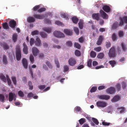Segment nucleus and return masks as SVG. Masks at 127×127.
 <instances>
[{
  "mask_svg": "<svg viewBox=\"0 0 127 127\" xmlns=\"http://www.w3.org/2000/svg\"><path fill=\"white\" fill-rule=\"evenodd\" d=\"M116 87L117 88V90L118 91L120 90L121 87V85L119 83H117V85H116Z\"/></svg>",
  "mask_w": 127,
  "mask_h": 127,
  "instance_id": "55",
  "label": "nucleus"
},
{
  "mask_svg": "<svg viewBox=\"0 0 127 127\" xmlns=\"http://www.w3.org/2000/svg\"><path fill=\"white\" fill-rule=\"evenodd\" d=\"M74 47L78 49H80L81 48V46L78 43L75 42L74 43Z\"/></svg>",
  "mask_w": 127,
  "mask_h": 127,
  "instance_id": "47",
  "label": "nucleus"
},
{
  "mask_svg": "<svg viewBox=\"0 0 127 127\" xmlns=\"http://www.w3.org/2000/svg\"><path fill=\"white\" fill-rule=\"evenodd\" d=\"M3 61L4 63L5 64H7L8 62L7 60L6 56L5 55H4L3 56Z\"/></svg>",
  "mask_w": 127,
  "mask_h": 127,
  "instance_id": "34",
  "label": "nucleus"
},
{
  "mask_svg": "<svg viewBox=\"0 0 127 127\" xmlns=\"http://www.w3.org/2000/svg\"><path fill=\"white\" fill-rule=\"evenodd\" d=\"M40 7L39 5H36L33 8V10L34 11H36L39 9Z\"/></svg>",
  "mask_w": 127,
  "mask_h": 127,
  "instance_id": "57",
  "label": "nucleus"
},
{
  "mask_svg": "<svg viewBox=\"0 0 127 127\" xmlns=\"http://www.w3.org/2000/svg\"><path fill=\"white\" fill-rule=\"evenodd\" d=\"M40 35L43 38H46L47 36V34L43 32H40Z\"/></svg>",
  "mask_w": 127,
  "mask_h": 127,
  "instance_id": "36",
  "label": "nucleus"
},
{
  "mask_svg": "<svg viewBox=\"0 0 127 127\" xmlns=\"http://www.w3.org/2000/svg\"><path fill=\"white\" fill-rule=\"evenodd\" d=\"M120 21L119 23V26H122L124 24V21L122 18L120 17Z\"/></svg>",
  "mask_w": 127,
  "mask_h": 127,
  "instance_id": "61",
  "label": "nucleus"
},
{
  "mask_svg": "<svg viewBox=\"0 0 127 127\" xmlns=\"http://www.w3.org/2000/svg\"><path fill=\"white\" fill-rule=\"evenodd\" d=\"M43 29L44 31H45L48 33H50L51 32L52 30V28L51 27H44L43 28Z\"/></svg>",
  "mask_w": 127,
  "mask_h": 127,
  "instance_id": "20",
  "label": "nucleus"
},
{
  "mask_svg": "<svg viewBox=\"0 0 127 127\" xmlns=\"http://www.w3.org/2000/svg\"><path fill=\"white\" fill-rule=\"evenodd\" d=\"M55 23L56 24L59 26H62L63 25V24L61 22L58 21H56Z\"/></svg>",
  "mask_w": 127,
  "mask_h": 127,
  "instance_id": "60",
  "label": "nucleus"
},
{
  "mask_svg": "<svg viewBox=\"0 0 127 127\" xmlns=\"http://www.w3.org/2000/svg\"><path fill=\"white\" fill-rule=\"evenodd\" d=\"M22 63L24 67L26 69L27 68L28 64L27 59L24 58H23L22 60Z\"/></svg>",
  "mask_w": 127,
  "mask_h": 127,
  "instance_id": "16",
  "label": "nucleus"
},
{
  "mask_svg": "<svg viewBox=\"0 0 127 127\" xmlns=\"http://www.w3.org/2000/svg\"><path fill=\"white\" fill-rule=\"evenodd\" d=\"M16 57L17 61H20L21 58V53L20 46L19 45L16 46Z\"/></svg>",
  "mask_w": 127,
  "mask_h": 127,
  "instance_id": "1",
  "label": "nucleus"
},
{
  "mask_svg": "<svg viewBox=\"0 0 127 127\" xmlns=\"http://www.w3.org/2000/svg\"><path fill=\"white\" fill-rule=\"evenodd\" d=\"M27 21L29 23L33 22L35 21L34 18L32 17H29L27 19Z\"/></svg>",
  "mask_w": 127,
  "mask_h": 127,
  "instance_id": "24",
  "label": "nucleus"
},
{
  "mask_svg": "<svg viewBox=\"0 0 127 127\" xmlns=\"http://www.w3.org/2000/svg\"><path fill=\"white\" fill-rule=\"evenodd\" d=\"M118 25V23L117 22H115L113 25L112 28V29H116Z\"/></svg>",
  "mask_w": 127,
  "mask_h": 127,
  "instance_id": "50",
  "label": "nucleus"
},
{
  "mask_svg": "<svg viewBox=\"0 0 127 127\" xmlns=\"http://www.w3.org/2000/svg\"><path fill=\"white\" fill-rule=\"evenodd\" d=\"M64 72H65L67 71L69 69V67L67 65H65L64 67Z\"/></svg>",
  "mask_w": 127,
  "mask_h": 127,
  "instance_id": "43",
  "label": "nucleus"
},
{
  "mask_svg": "<svg viewBox=\"0 0 127 127\" xmlns=\"http://www.w3.org/2000/svg\"><path fill=\"white\" fill-rule=\"evenodd\" d=\"M112 38L113 40L114 41L117 40L118 38V36L115 33H113L112 35Z\"/></svg>",
  "mask_w": 127,
  "mask_h": 127,
  "instance_id": "31",
  "label": "nucleus"
},
{
  "mask_svg": "<svg viewBox=\"0 0 127 127\" xmlns=\"http://www.w3.org/2000/svg\"><path fill=\"white\" fill-rule=\"evenodd\" d=\"M30 59L31 63L33 64L34 61V58L32 55H31L30 57Z\"/></svg>",
  "mask_w": 127,
  "mask_h": 127,
  "instance_id": "45",
  "label": "nucleus"
},
{
  "mask_svg": "<svg viewBox=\"0 0 127 127\" xmlns=\"http://www.w3.org/2000/svg\"><path fill=\"white\" fill-rule=\"evenodd\" d=\"M75 54L76 56H79L80 55L81 53L78 50H76L75 52Z\"/></svg>",
  "mask_w": 127,
  "mask_h": 127,
  "instance_id": "54",
  "label": "nucleus"
},
{
  "mask_svg": "<svg viewBox=\"0 0 127 127\" xmlns=\"http://www.w3.org/2000/svg\"><path fill=\"white\" fill-rule=\"evenodd\" d=\"M46 64L51 69L52 68V66L51 64L50 63V62L48 61H47L46 62Z\"/></svg>",
  "mask_w": 127,
  "mask_h": 127,
  "instance_id": "44",
  "label": "nucleus"
},
{
  "mask_svg": "<svg viewBox=\"0 0 127 127\" xmlns=\"http://www.w3.org/2000/svg\"><path fill=\"white\" fill-rule=\"evenodd\" d=\"M109 63L112 67L114 66L115 65L116 63V62L114 60L110 61L109 62Z\"/></svg>",
  "mask_w": 127,
  "mask_h": 127,
  "instance_id": "33",
  "label": "nucleus"
},
{
  "mask_svg": "<svg viewBox=\"0 0 127 127\" xmlns=\"http://www.w3.org/2000/svg\"><path fill=\"white\" fill-rule=\"evenodd\" d=\"M92 120L94 123L96 125H98V124L99 122L97 119L94 118H92Z\"/></svg>",
  "mask_w": 127,
  "mask_h": 127,
  "instance_id": "32",
  "label": "nucleus"
},
{
  "mask_svg": "<svg viewBox=\"0 0 127 127\" xmlns=\"http://www.w3.org/2000/svg\"><path fill=\"white\" fill-rule=\"evenodd\" d=\"M103 38H104L103 36L101 35H100L99 36L98 40L97 42V44L98 45H100L102 42V41L103 40Z\"/></svg>",
  "mask_w": 127,
  "mask_h": 127,
  "instance_id": "17",
  "label": "nucleus"
},
{
  "mask_svg": "<svg viewBox=\"0 0 127 127\" xmlns=\"http://www.w3.org/2000/svg\"><path fill=\"white\" fill-rule=\"evenodd\" d=\"M90 56L91 57L94 58L96 56V53L93 51H92L90 54Z\"/></svg>",
  "mask_w": 127,
  "mask_h": 127,
  "instance_id": "37",
  "label": "nucleus"
},
{
  "mask_svg": "<svg viewBox=\"0 0 127 127\" xmlns=\"http://www.w3.org/2000/svg\"><path fill=\"white\" fill-rule=\"evenodd\" d=\"M0 78L4 82L6 83V82L7 80V82L8 85L10 86H12L11 82V81L9 77V76L7 75H6V78L5 76L3 75H1L0 76Z\"/></svg>",
  "mask_w": 127,
  "mask_h": 127,
  "instance_id": "2",
  "label": "nucleus"
},
{
  "mask_svg": "<svg viewBox=\"0 0 127 127\" xmlns=\"http://www.w3.org/2000/svg\"><path fill=\"white\" fill-rule=\"evenodd\" d=\"M32 52L33 55L35 57L36 56L39 52L38 50L35 47H33L32 48Z\"/></svg>",
  "mask_w": 127,
  "mask_h": 127,
  "instance_id": "9",
  "label": "nucleus"
},
{
  "mask_svg": "<svg viewBox=\"0 0 127 127\" xmlns=\"http://www.w3.org/2000/svg\"><path fill=\"white\" fill-rule=\"evenodd\" d=\"M79 123L81 125L83 124L86 122V119L84 118H82L78 121Z\"/></svg>",
  "mask_w": 127,
  "mask_h": 127,
  "instance_id": "30",
  "label": "nucleus"
},
{
  "mask_svg": "<svg viewBox=\"0 0 127 127\" xmlns=\"http://www.w3.org/2000/svg\"><path fill=\"white\" fill-rule=\"evenodd\" d=\"M46 10V9L45 7H42L38 9L37 11L39 12H42L43 11H45Z\"/></svg>",
  "mask_w": 127,
  "mask_h": 127,
  "instance_id": "49",
  "label": "nucleus"
},
{
  "mask_svg": "<svg viewBox=\"0 0 127 127\" xmlns=\"http://www.w3.org/2000/svg\"><path fill=\"white\" fill-rule=\"evenodd\" d=\"M120 99V96L119 95H117L114 96L112 99H111V101L113 102H115L118 101Z\"/></svg>",
  "mask_w": 127,
  "mask_h": 127,
  "instance_id": "14",
  "label": "nucleus"
},
{
  "mask_svg": "<svg viewBox=\"0 0 127 127\" xmlns=\"http://www.w3.org/2000/svg\"><path fill=\"white\" fill-rule=\"evenodd\" d=\"M107 103L105 101H99L97 102L96 105L99 107L104 108L106 106Z\"/></svg>",
  "mask_w": 127,
  "mask_h": 127,
  "instance_id": "4",
  "label": "nucleus"
},
{
  "mask_svg": "<svg viewBox=\"0 0 127 127\" xmlns=\"http://www.w3.org/2000/svg\"><path fill=\"white\" fill-rule=\"evenodd\" d=\"M101 48L100 46L98 47L94 48V50L97 52H100L101 51Z\"/></svg>",
  "mask_w": 127,
  "mask_h": 127,
  "instance_id": "64",
  "label": "nucleus"
},
{
  "mask_svg": "<svg viewBox=\"0 0 127 127\" xmlns=\"http://www.w3.org/2000/svg\"><path fill=\"white\" fill-rule=\"evenodd\" d=\"M61 17H62L64 18H65L67 20H68V18L66 14L64 13H62L61 14Z\"/></svg>",
  "mask_w": 127,
  "mask_h": 127,
  "instance_id": "39",
  "label": "nucleus"
},
{
  "mask_svg": "<svg viewBox=\"0 0 127 127\" xmlns=\"http://www.w3.org/2000/svg\"><path fill=\"white\" fill-rule=\"evenodd\" d=\"M9 25L11 28L14 29L16 25V23L14 20H12L9 21Z\"/></svg>",
  "mask_w": 127,
  "mask_h": 127,
  "instance_id": "8",
  "label": "nucleus"
},
{
  "mask_svg": "<svg viewBox=\"0 0 127 127\" xmlns=\"http://www.w3.org/2000/svg\"><path fill=\"white\" fill-rule=\"evenodd\" d=\"M5 97L3 95L0 94V101L3 102L4 100Z\"/></svg>",
  "mask_w": 127,
  "mask_h": 127,
  "instance_id": "35",
  "label": "nucleus"
},
{
  "mask_svg": "<svg viewBox=\"0 0 127 127\" xmlns=\"http://www.w3.org/2000/svg\"><path fill=\"white\" fill-rule=\"evenodd\" d=\"M11 79L14 84L15 85H16L17 81L16 77L14 76H12L11 77Z\"/></svg>",
  "mask_w": 127,
  "mask_h": 127,
  "instance_id": "42",
  "label": "nucleus"
},
{
  "mask_svg": "<svg viewBox=\"0 0 127 127\" xmlns=\"http://www.w3.org/2000/svg\"><path fill=\"white\" fill-rule=\"evenodd\" d=\"M108 55L110 58H114L116 56L115 47L113 46L110 49L108 53Z\"/></svg>",
  "mask_w": 127,
  "mask_h": 127,
  "instance_id": "3",
  "label": "nucleus"
},
{
  "mask_svg": "<svg viewBox=\"0 0 127 127\" xmlns=\"http://www.w3.org/2000/svg\"><path fill=\"white\" fill-rule=\"evenodd\" d=\"M64 32L66 34L69 35H71L72 34V31L68 29H65L64 30Z\"/></svg>",
  "mask_w": 127,
  "mask_h": 127,
  "instance_id": "19",
  "label": "nucleus"
},
{
  "mask_svg": "<svg viewBox=\"0 0 127 127\" xmlns=\"http://www.w3.org/2000/svg\"><path fill=\"white\" fill-rule=\"evenodd\" d=\"M92 60L91 59H89L87 62V65L89 67H91L92 66Z\"/></svg>",
  "mask_w": 127,
  "mask_h": 127,
  "instance_id": "56",
  "label": "nucleus"
},
{
  "mask_svg": "<svg viewBox=\"0 0 127 127\" xmlns=\"http://www.w3.org/2000/svg\"><path fill=\"white\" fill-rule=\"evenodd\" d=\"M66 44L67 46L69 47H71L72 46V44L71 42L68 41L66 42Z\"/></svg>",
  "mask_w": 127,
  "mask_h": 127,
  "instance_id": "63",
  "label": "nucleus"
},
{
  "mask_svg": "<svg viewBox=\"0 0 127 127\" xmlns=\"http://www.w3.org/2000/svg\"><path fill=\"white\" fill-rule=\"evenodd\" d=\"M39 31L37 30L34 31L32 32L31 34L33 35H37L39 34Z\"/></svg>",
  "mask_w": 127,
  "mask_h": 127,
  "instance_id": "51",
  "label": "nucleus"
},
{
  "mask_svg": "<svg viewBox=\"0 0 127 127\" xmlns=\"http://www.w3.org/2000/svg\"><path fill=\"white\" fill-rule=\"evenodd\" d=\"M118 109H121V110L120 111V113H122L124 112L125 110V108L123 107H119L118 108Z\"/></svg>",
  "mask_w": 127,
  "mask_h": 127,
  "instance_id": "62",
  "label": "nucleus"
},
{
  "mask_svg": "<svg viewBox=\"0 0 127 127\" xmlns=\"http://www.w3.org/2000/svg\"><path fill=\"white\" fill-rule=\"evenodd\" d=\"M74 30L75 33L77 35H78L79 34V31L78 28L76 27H74Z\"/></svg>",
  "mask_w": 127,
  "mask_h": 127,
  "instance_id": "41",
  "label": "nucleus"
},
{
  "mask_svg": "<svg viewBox=\"0 0 127 127\" xmlns=\"http://www.w3.org/2000/svg\"><path fill=\"white\" fill-rule=\"evenodd\" d=\"M34 42V40L33 38H31L30 40V43L31 46H32L33 45Z\"/></svg>",
  "mask_w": 127,
  "mask_h": 127,
  "instance_id": "58",
  "label": "nucleus"
},
{
  "mask_svg": "<svg viewBox=\"0 0 127 127\" xmlns=\"http://www.w3.org/2000/svg\"><path fill=\"white\" fill-rule=\"evenodd\" d=\"M72 20L73 22L75 24H77L78 21V18L75 16L72 17Z\"/></svg>",
  "mask_w": 127,
  "mask_h": 127,
  "instance_id": "25",
  "label": "nucleus"
},
{
  "mask_svg": "<svg viewBox=\"0 0 127 127\" xmlns=\"http://www.w3.org/2000/svg\"><path fill=\"white\" fill-rule=\"evenodd\" d=\"M35 44L38 46H40L41 44V41L40 39L38 38H37L35 42Z\"/></svg>",
  "mask_w": 127,
  "mask_h": 127,
  "instance_id": "21",
  "label": "nucleus"
},
{
  "mask_svg": "<svg viewBox=\"0 0 127 127\" xmlns=\"http://www.w3.org/2000/svg\"><path fill=\"white\" fill-rule=\"evenodd\" d=\"M33 16L35 18L39 19H43L45 17L43 14L41 15L35 14Z\"/></svg>",
  "mask_w": 127,
  "mask_h": 127,
  "instance_id": "12",
  "label": "nucleus"
},
{
  "mask_svg": "<svg viewBox=\"0 0 127 127\" xmlns=\"http://www.w3.org/2000/svg\"><path fill=\"white\" fill-rule=\"evenodd\" d=\"M18 94L19 96L21 97H22L24 96V94L21 91H19L18 92Z\"/></svg>",
  "mask_w": 127,
  "mask_h": 127,
  "instance_id": "52",
  "label": "nucleus"
},
{
  "mask_svg": "<svg viewBox=\"0 0 127 127\" xmlns=\"http://www.w3.org/2000/svg\"><path fill=\"white\" fill-rule=\"evenodd\" d=\"M23 46L24 47L23 49V52L25 54H27L28 53V48L25 42L23 43Z\"/></svg>",
  "mask_w": 127,
  "mask_h": 127,
  "instance_id": "18",
  "label": "nucleus"
},
{
  "mask_svg": "<svg viewBox=\"0 0 127 127\" xmlns=\"http://www.w3.org/2000/svg\"><path fill=\"white\" fill-rule=\"evenodd\" d=\"M17 34L16 33H14L12 35V39L14 42H15L17 39Z\"/></svg>",
  "mask_w": 127,
  "mask_h": 127,
  "instance_id": "29",
  "label": "nucleus"
},
{
  "mask_svg": "<svg viewBox=\"0 0 127 127\" xmlns=\"http://www.w3.org/2000/svg\"><path fill=\"white\" fill-rule=\"evenodd\" d=\"M106 92L108 94H113L115 93V90L114 88L111 87L107 89Z\"/></svg>",
  "mask_w": 127,
  "mask_h": 127,
  "instance_id": "7",
  "label": "nucleus"
},
{
  "mask_svg": "<svg viewBox=\"0 0 127 127\" xmlns=\"http://www.w3.org/2000/svg\"><path fill=\"white\" fill-rule=\"evenodd\" d=\"M102 9L106 12H109L110 11L111 9L110 7L107 5H105L103 6Z\"/></svg>",
  "mask_w": 127,
  "mask_h": 127,
  "instance_id": "13",
  "label": "nucleus"
},
{
  "mask_svg": "<svg viewBox=\"0 0 127 127\" xmlns=\"http://www.w3.org/2000/svg\"><path fill=\"white\" fill-rule=\"evenodd\" d=\"M92 17L94 19L98 21L99 18V15L98 13H94L92 15Z\"/></svg>",
  "mask_w": 127,
  "mask_h": 127,
  "instance_id": "15",
  "label": "nucleus"
},
{
  "mask_svg": "<svg viewBox=\"0 0 127 127\" xmlns=\"http://www.w3.org/2000/svg\"><path fill=\"white\" fill-rule=\"evenodd\" d=\"M101 16L103 19H107L108 18L107 15L105 12L103 10L101 9L99 11Z\"/></svg>",
  "mask_w": 127,
  "mask_h": 127,
  "instance_id": "10",
  "label": "nucleus"
},
{
  "mask_svg": "<svg viewBox=\"0 0 127 127\" xmlns=\"http://www.w3.org/2000/svg\"><path fill=\"white\" fill-rule=\"evenodd\" d=\"M78 25L79 28L80 29H82L83 27V21L82 20H80L78 23Z\"/></svg>",
  "mask_w": 127,
  "mask_h": 127,
  "instance_id": "23",
  "label": "nucleus"
},
{
  "mask_svg": "<svg viewBox=\"0 0 127 127\" xmlns=\"http://www.w3.org/2000/svg\"><path fill=\"white\" fill-rule=\"evenodd\" d=\"M74 110L76 112H80L81 111V109L80 107L77 106L75 108Z\"/></svg>",
  "mask_w": 127,
  "mask_h": 127,
  "instance_id": "48",
  "label": "nucleus"
},
{
  "mask_svg": "<svg viewBox=\"0 0 127 127\" xmlns=\"http://www.w3.org/2000/svg\"><path fill=\"white\" fill-rule=\"evenodd\" d=\"M69 64L71 66H73L76 64L75 59L72 58H70L68 60Z\"/></svg>",
  "mask_w": 127,
  "mask_h": 127,
  "instance_id": "6",
  "label": "nucleus"
},
{
  "mask_svg": "<svg viewBox=\"0 0 127 127\" xmlns=\"http://www.w3.org/2000/svg\"><path fill=\"white\" fill-rule=\"evenodd\" d=\"M97 90V87L95 86L93 87L91 89L90 92L92 93L95 92Z\"/></svg>",
  "mask_w": 127,
  "mask_h": 127,
  "instance_id": "38",
  "label": "nucleus"
},
{
  "mask_svg": "<svg viewBox=\"0 0 127 127\" xmlns=\"http://www.w3.org/2000/svg\"><path fill=\"white\" fill-rule=\"evenodd\" d=\"M1 44V46H3L4 49L7 50L9 49V46L6 43L3 42Z\"/></svg>",
  "mask_w": 127,
  "mask_h": 127,
  "instance_id": "28",
  "label": "nucleus"
},
{
  "mask_svg": "<svg viewBox=\"0 0 127 127\" xmlns=\"http://www.w3.org/2000/svg\"><path fill=\"white\" fill-rule=\"evenodd\" d=\"M104 55L103 53H100L97 56V57L98 58L101 59L104 57Z\"/></svg>",
  "mask_w": 127,
  "mask_h": 127,
  "instance_id": "59",
  "label": "nucleus"
},
{
  "mask_svg": "<svg viewBox=\"0 0 127 127\" xmlns=\"http://www.w3.org/2000/svg\"><path fill=\"white\" fill-rule=\"evenodd\" d=\"M121 46L124 52H126L127 49V48L126 45L123 43L122 42L121 43Z\"/></svg>",
  "mask_w": 127,
  "mask_h": 127,
  "instance_id": "27",
  "label": "nucleus"
},
{
  "mask_svg": "<svg viewBox=\"0 0 127 127\" xmlns=\"http://www.w3.org/2000/svg\"><path fill=\"white\" fill-rule=\"evenodd\" d=\"M98 98L103 100H108L110 98L109 95H102L98 96Z\"/></svg>",
  "mask_w": 127,
  "mask_h": 127,
  "instance_id": "11",
  "label": "nucleus"
},
{
  "mask_svg": "<svg viewBox=\"0 0 127 127\" xmlns=\"http://www.w3.org/2000/svg\"><path fill=\"white\" fill-rule=\"evenodd\" d=\"M2 26L3 28L5 29H8L9 28V27L8 24L6 22L3 23L2 24Z\"/></svg>",
  "mask_w": 127,
  "mask_h": 127,
  "instance_id": "26",
  "label": "nucleus"
},
{
  "mask_svg": "<svg viewBox=\"0 0 127 127\" xmlns=\"http://www.w3.org/2000/svg\"><path fill=\"white\" fill-rule=\"evenodd\" d=\"M15 94L12 92L10 93L9 94V101H11L13 100Z\"/></svg>",
  "mask_w": 127,
  "mask_h": 127,
  "instance_id": "22",
  "label": "nucleus"
},
{
  "mask_svg": "<svg viewBox=\"0 0 127 127\" xmlns=\"http://www.w3.org/2000/svg\"><path fill=\"white\" fill-rule=\"evenodd\" d=\"M55 62L57 67L58 68H59L60 67L59 62L57 59L55 58Z\"/></svg>",
  "mask_w": 127,
  "mask_h": 127,
  "instance_id": "40",
  "label": "nucleus"
},
{
  "mask_svg": "<svg viewBox=\"0 0 127 127\" xmlns=\"http://www.w3.org/2000/svg\"><path fill=\"white\" fill-rule=\"evenodd\" d=\"M119 37H123L124 35V32L123 31H120L119 32Z\"/></svg>",
  "mask_w": 127,
  "mask_h": 127,
  "instance_id": "53",
  "label": "nucleus"
},
{
  "mask_svg": "<svg viewBox=\"0 0 127 127\" xmlns=\"http://www.w3.org/2000/svg\"><path fill=\"white\" fill-rule=\"evenodd\" d=\"M53 35L55 37L59 38L64 37V34L60 31H55L53 32Z\"/></svg>",
  "mask_w": 127,
  "mask_h": 127,
  "instance_id": "5",
  "label": "nucleus"
},
{
  "mask_svg": "<svg viewBox=\"0 0 127 127\" xmlns=\"http://www.w3.org/2000/svg\"><path fill=\"white\" fill-rule=\"evenodd\" d=\"M28 85L29 87V89L32 90L33 88V86L32 85V83L31 81H30L28 82Z\"/></svg>",
  "mask_w": 127,
  "mask_h": 127,
  "instance_id": "46",
  "label": "nucleus"
}]
</instances>
